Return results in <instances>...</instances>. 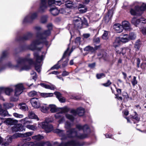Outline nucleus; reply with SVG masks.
I'll use <instances>...</instances> for the list:
<instances>
[{
  "mask_svg": "<svg viewBox=\"0 0 146 146\" xmlns=\"http://www.w3.org/2000/svg\"><path fill=\"white\" fill-rule=\"evenodd\" d=\"M55 132L61 137V139L62 141L61 143L58 144L57 142L54 143L55 146H82L84 143L78 142L73 140L68 141L69 138L75 137L78 139H83L86 137L88 136L87 134H80L76 131L75 129H72L67 131L66 134L64 133V131L59 129H56ZM34 146H51L49 142L44 143L39 142L36 143Z\"/></svg>",
  "mask_w": 146,
  "mask_h": 146,
  "instance_id": "f257e3e1",
  "label": "nucleus"
},
{
  "mask_svg": "<svg viewBox=\"0 0 146 146\" xmlns=\"http://www.w3.org/2000/svg\"><path fill=\"white\" fill-rule=\"evenodd\" d=\"M34 58L36 60V63L35 64L32 59L27 57H19L16 60L17 64L15 66L13 65L10 62H9L5 65L2 66L0 69V71L8 68H14L20 71L27 70L31 68V66L35 64L36 70L38 73L40 72L41 65L37 63H40L43 60L44 56H40L37 52H35L34 53Z\"/></svg>",
  "mask_w": 146,
  "mask_h": 146,
  "instance_id": "f03ea898",
  "label": "nucleus"
},
{
  "mask_svg": "<svg viewBox=\"0 0 146 146\" xmlns=\"http://www.w3.org/2000/svg\"><path fill=\"white\" fill-rule=\"evenodd\" d=\"M47 27L48 30L45 31L42 34H38L37 35L36 39L33 40L29 46L30 49L39 51L41 50V48H38L37 45L41 43L44 44L46 46L48 45V42L46 39L47 37L50 34V31L52 29V25L51 23L47 25Z\"/></svg>",
  "mask_w": 146,
  "mask_h": 146,
  "instance_id": "7ed1b4c3",
  "label": "nucleus"
},
{
  "mask_svg": "<svg viewBox=\"0 0 146 146\" xmlns=\"http://www.w3.org/2000/svg\"><path fill=\"white\" fill-rule=\"evenodd\" d=\"M47 0H40L39 12L41 13L44 12L47 8ZM66 2V0H48V3L49 5L53 4L60 6L62 4Z\"/></svg>",
  "mask_w": 146,
  "mask_h": 146,
  "instance_id": "20e7f679",
  "label": "nucleus"
},
{
  "mask_svg": "<svg viewBox=\"0 0 146 146\" xmlns=\"http://www.w3.org/2000/svg\"><path fill=\"white\" fill-rule=\"evenodd\" d=\"M33 133V132H26L24 133H17L14 134L12 137L13 138H17L19 137H24L23 139V142H25V141H30L31 140V138L30 137H29L32 135Z\"/></svg>",
  "mask_w": 146,
  "mask_h": 146,
  "instance_id": "39448f33",
  "label": "nucleus"
},
{
  "mask_svg": "<svg viewBox=\"0 0 146 146\" xmlns=\"http://www.w3.org/2000/svg\"><path fill=\"white\" fill-rule=\"evenodd\" d=\"M133 6H135L136 9L137 10V8L138 9V11H140L139 14L141 15L142 13V11L146 9V5L145 4H141V3L137 2H135L133 3Z\"/></svg>",
  "mask_w": 146,
  "mask_h": 146,
  "instance_id": "423d86ee",
  "label": "nucleus"
},
{
  "mask_svg": "<svg viewBox=\"0 0 146 146\" xmlns=\"http://www.w3.org/2000/svg\"><path fill=\"white\" fill-rule=\"evenodd\" d=\"M73 23L75 27L76 28L80 29L82 27L83 23L80 18L75 17L73 20Z\"/></svg>",
  "mask_w": 146,
  "mask_h": 146,
  "instance_id": "0eeeda50",
  "label": "nucleus"
},
{
  "mask_svg": "<svg viewBox=\"0 0 146 146\" xmlns=\"http://www.w3.org/2000/svg\"><path fill=\"white\" fill-rule=\"evenodd\" d=\"M41 124L42 128L44 129L46 133H49L53 129L52 126L51 125H48L46 121L43 122Z\"/></svg>",
  "mask_w": 146,
  "mask_h": 146,
  "instance_id": "6e6552de",
  "label": "nucleus"
},
{
  "mask_svg": "<svg viewBox=\"0 0 146 146\" xmlns=\"http://www.w3.org/2000/svg\"><path fill=\"white\" fill-rule=\"evenodd\" d=\"M15 95L17 96L20 95L23 92L24 89L23 85L22 84H19L15 86Z\"/></svg>",
  "mask_w": 146,
  "mask_h": 146,
  "instance_id": "1a4fd4ad",
  "label": "nucleus"
},
{
  "mask_svg": "<svg viewBox=\"0 0 146 146\" xmlns=\"http://www.w3.org/2000/svg\"><path fill=\"white\" fill-rule=\"evenodd\" d=\"M37 14L36 13H34L31 15H29L26 17L23 20L24 23L30 22L31 21L35 19L37 16Z\"/></svg>",
  "mask_w": 146,
  "mask_h": 146,
  "instance_id": "9d476101",
  "label": "nucleus"
},
{
  "mask_svg": "<svg viewBox=\"0 0 146 146\" xmlns=\"http://www.w3.org/2000/svg\"><path fill=\"white\" fill-rule=\"evenodd\" d=\"M30 101L32 106L35 108L37 109L40 107V104L38 98H32L30 100Z\"/></svg>",
  "mask_w": 146,
  "mask_h": 146,
  "instance_id": "9b49d317",
  "label": "nucleus"
},
{
  "mask_svg": "<svg viewBox=\"0 0 146 146\" xmlns=\"http://www.w3.org/2000/svg\"><path fill=\"white\" fill-rule=\"evenodd\" d=\"M140 22L145 23L146 22V19L143 18H141L140 19L133 18L131 21V23L136 26H137V25Z\"/></svg>",
  "mask_w": 146,
  "mask_h": 146,
  "instance_id": "f8f14e48",
  "label": "nucleus"
},
{
  "mask_svg": "<svg viewBox=\"0 0 146 146\" xmlns=\"http://www.w3.org/2000/svg\"><path fill=\"white\" fill-rule=\"evenodd\" d=\"M44 110H70V108L67 106H65L62 108H58L54 104H50L48 107L45 106Z\"/></svg>",
  "mask_w": 146,
  "mask_h": 146,
  "instance_id": "ddd939ff",
  "label": "nucleus"
},
{
  "mask_svg": "<svg viewBox=\"0 0 146 146\" xmlns=\"http://www.w3.org/2000/svg\"><path fill=\"white\" fill-rule=\"evenodd\" d=\"M76 128L78 129L79 131L83 130L84 132H86L88 133H90V132L89 127L87 125H85L84 126H82L80 124H77L76 125Z\"/></svg>",
  "mask_w": 146,
  "mask_h": 146,
  "instance_id": "4468645a",
  "label": "nucleus"
},
{
  "mask_svg": "<svg viewBox=\"0 0 146 146\" xmlns=\"http://www.w3.org/2000/svg\"><path fill=\"white\" fill-rule=\"evenodd\" d=\"M12 130L13 131L15 132L22 131H25V128L22 124H17L12 127Z\"/></svg>",
  "mask_w": 146,
  "mask_h": 146,
  "instance_id": "2eb2a0df",
  "label": "nucleus"
},
{
  "mask_svg": "<svg viewBox=\"0 0 146 146\" xmlns=\"http://www.w3.org/2000/svg\"><path fill=\"white\" fill-rule=\"evenodd\" d=\"M65 111V110H63ZM67 111V112H68L69 111L71 112V113L74 115L75 116L77 115H78L80 116H82L83 115L84 113V110H66Z\"/></svg>",
  "mask_w": 146,
  "mask_h": 146,
  "instance_id": "dca6fc26",
  "label": "nucleus"
},
{
  "mask_svg": "<svg viewBox=\"0 0 146 146\" xmlns=\"http://www.w3.org/2000/svg\"><path fill=\"white\" fill-rule=\"evenodd\" d=\"M4 122L7 125H14L17 123L18 121L11 118H8L5 120Z\"/></svg>",
  "mask_w": 146,
  "mask_h": 146,
  "instance_id": "f3484780",
  "label": "nucleus"
},
{
  "mask_svg": "<svg viewBox=\"0 0 146 146\" xmlns=\"http://www.w3.org/2000/svg\"><path fill=\"white\" fill-rule=\"evenodd\" d=\"M123 29L126 30H130L131 29L130 24L127 21H124L122 23V25Z\"/></svg>",
  "mask_w": 146,
  "mask_h": 146,
  "instance_id": "a211bd4d",
  "label": "nucleus"
},
{
  "mask_svg": "<svg viewBox=\"0 0 146 146\" xmlns=\"http://www.w3.org/2000/svg\"><path fill=\"white\" fill-rule=\"evenodd\" d=\"M113 27L117 33H120L123 30V28L121 25L119 23L114 24Z\"/></svg>",
  "mask_w": 146,
  "mask_h": 146,
  "instance_id": "6ab92c4d",
  "label": "nucleus"
},
{
  "mask_svg": "<svg viewBox=\"0 0 146 146\" xmlns=\"http://www.w3.org/2000/svg\"><path fill=\"white\" fill-rule=\"evenodd\" d=\"M54 94L56 96V98L61 102H64L65 101V98L62 96L61 94L59 92H55Z\"/></svg>",
  "mask_w": 146,
  "mask_h": 146,
  "instance_id": "aec40b11",
  "label": "nucleus"
},
{
  "mask_svg": "<svg viewBox=\"0 0 146 146\" xmlns=\"http://www.w3.org/2000/svg\"><path fill=\"white\" fill-rule=\"evenodd\" d=\"M77 3L74 1L73 2L69 1L65 4L66 7L68 8H74L77 7Z\"/></svg>",
  "mask_w": 146,
  "mask_h": 146,
  "instance_id": "412c9836",
  "label": "nucleus"
},
{
  "mask_svg": "<svg viewBox=\"0 0 146 146\" xmlns=\"http://www.w3.org/2000/svg\"><path fill=\"white\" fill-rule=\"evenodd\" d=\"M113 13L112 10H110L108 11V15L104 18V21L106 23H108L109 21L112 16Z\"/></svg>",
  "mask_w": 146,
  "mask_h": 146,
  "instance_id": "4be33fe9",
  "label": "nucleus"
},
{
  "mask_svg": "<svg viewBox=\"0 0 146 146\" xmlns=\"http://www.w3.org/2000/svg\"><path fill=\"white\" fill-rule=\"evenodd\" d=\"M50 11L51 13L54 16L58 15L59 13V10L56 7L51 8L50 10Z\"/></svg>",
  "mask_w": 146,
  "mask_h": 146,
  "instance_id": "5701e85b",
  "label": "nucleus"
},
{
  "mask_svg": "<svg viewBox=\"0 0 146 146\" xmlns=\"http://www.w3.org/2000/svg\"><path fill=\"white\" fill-rule=\"evenodd\" d=\"M40 85L45 88L51 90H54L55 88L54 86L52 84L48 85L44 83H40Z\"/></svg>",
  "mask_w": 146,
  "mask_h": 146,
  "instance_id": "b1692460",
  "label": "nucleus"
},
{
  "mask_svg": "<svg viewBox=\"0 0 146 146\" xmlns=\"http://www.w3.org/2000/svg\"><path fill=\"white\" fill-rule=\"evenodd\" d=\"M132 6H133V4H132ZM134 6L135 7V9L134 10L133 9H131L130 11V13L131 14V15H141L139 14L140 11H138V8H137V10L135 9V6Z\"/></svg>",
  "mask_w": 146,
  "mask_h": 146,
  "instance_id": "393cba45",
  "label": "nucleus"
},
{
  "mask_svg": "<svg viewBox=\"0 0 146 146\" xmlns=\"http://www.w3.org/2000/svg\"><path fill=\"white\" fill-rule=\"evenodd\" d=\"M121 41L123 42H126L130 40L128 35L127 34L124 35L123 37L121 38Z\"/></svg>",
  "mask_w": 146,
  "mask_h": 146,
  "instance_id": "a878e982",
  "label": "nucleus"
},
{
  "mask_svg": "<svg viewBox=\"0 0 146 146\" xmlns=\"http://www.w3.org/2000/svg\"><path fill=\"white\" fill-rule=\"evenodd\" d=\"M29 117L31 119H36L37 121L39 120V118L32 111H29L28 114Z\"/></svg>",
  "mask_w": 146,
  "mask_h": 146,
  "instance_id": "bb28decb",
  "label": "nucleus"
},
{
  "mask_svg": "<svg viewBox=\"0 0 146 146\" xmlns=\"http://www.w3.org/2000/svg\"><path fill=\"white\" fill-rule=\"evenodd\" d=\"M78 9L79 11L81 13H85L87 11L86 8L84 7V5L82 4H80L79 5Z\"/></svg>",
  "mask_w": 146,
  "mask_h": 146,
  "instance_id": "cd10ccee",
  "label": "nucleus"
},
{
  "mask_svg": "<svg viewBox=\"0 0 146 146\" xmlns=\"http://www.w3.org/2000/svg\"><path fill=\"white\" fill-rule=\"evenodd\" d=\"M121 41V39L119 37L116 38L114 42L113 43V46L116 47L118 46L120 44Z\"/></svg>",
  "mask_w": 146,
  "mask_h": 146,
  "instance_id": "c85d7f7f",
  "label": "nucleus"
},
{
  "mask_svg": "<svg viewBox=\"0 0 146 146\" xmlns=\"http://www.w3.org/2000/svg\"><path fill=\"white\" fill-rule=\"evenodd\" d=\"M19 108L22 110H27L28 107L26 104L24 103H21L19 105Z\"/></svg>",
  "mask_w": 146,
  "mask_h": 146,
  "instance_id": "c756f323",
  "label": "nucleus"
},
{
  "mask_svg": "<svg viewBox=\"0 0 146 146\" xmlns=\"http://www.w3.org/2000/svg\"><path fill=\"white\" fill-rule=\"evenodd\" d=\"M96 49V48L95 49L93 47L90 46H88L85 48L84 49V51H90L91 52H94Z\"/></svg>",
  "mask_w": 146,
  "mask_h": 146,
  "instance_id": "7c9ffc66",
  "label": "nucleus"
},
{
  "mask_svg": "<svg viewBox=\"0 0 146 146\" xmlns=\"http://www.w3.org/2000/svg\"><path fill=\"white\" fill-rule=\"evenodd\" d=\"M40 95L41 96L44 98L50 97L53 96V93H42L40 94Z\"/></svg>",
  "mask_w": 146,
  "mask_h": 146,
  "instance_id": "2f4dec72",
  "label": "nucleus"
},
{
  "mask_svg": "<svg viewBox=\"0 0 146 146\" xmlns=\"http://www.w3.org/2000/svg\"><path fill=\"white\" fill-rule=\"evenodd\" d=\"M44 138L43 136L39 134L37 135H35L32 137V139H33L36 140H39L42 139Z\"/></svg>",
  "mask_w": 146,
  "mask_h": 146,
  "instance_id": "473e14b6",
  "label": "nucleus"
},
{
  "mask_svg": "<svg viewBox=\"0 0 146 146\" xmlns=\"http://www.w3.org/2000/svg\"><path fill=\"white\" fill-rule=\"evenodd\" d=\"M134 115H133V114H132L130 116V118L132 119H135L137 121H139V117L138 116L136 112H135L134 113Z\"/></svg>",
  "mask_w": 146,
  "mask_h": 146,
  "instance_id": "72a5a7b5",
  "label": "nucleus"
},
{
  "mask_svg": "<svg viewBox=\"0 0 146 146\" xmlns=\"http://www.w3.org/2000/svg\"><path fill=\"white\" fill-rule=\"evenodd\" d=\"M32 36V34L30 33H29L23 36L22 38V39L24 40H27L31 38Z\"/></svg>",
  "mask_w": 146,
  "mask_h": 146,
  "instance_id": "f704fd0d",
  "label": "nucleus"
},
{
  "mask_svg": "<svg viewBox=\"0 0 146 146\" xmlns=\"http://www.w3.org/2000/svg\"><path fill=\"white\" fill-rule=\"evenodd\" d=\"M3 105L4 108L6 110L10 109L13 106V105L11 104L6 103H4Z\"/></svg>",
  "mask_w": 146,
  "mask_h": 146,
  "instance_id": "c9c22d12",
  "label": "nucleus"
},
{
  "mask_svg": "<svg viewBox=\"0 0 146 146\" xmlns=\"http://www.w3.org/2000/svg\"><path fill=\"white\" fill-rule=\"evenodd\" d=\"M141 45L140 40H138L137 41L135 44L134 47L137 50H139Z\"/></svg>",
  "mask_w": 146,
  "mask_h": 146,
  "instance_id": "e433bc0d",
  "label": "nucleus"
},
{
  "mask_svg": "<svg viewBox=\"0 0 146 146\" xmlns=\"http://www.w3.org/2000/svg\"><path fill=\"white\" fill-rule=\"evenodd\" d=\"M36 124H35V125H27L26 127L28 129L32 130H35L36 129Z\"/></svg>",
  "mask_w": 146,
  "mask_h": 146,
  "instance_id": "4c0bfd02",
  "label": "nucleus"
},
{
  "mask_svg": "<svg viewBox=\"0 0 146 146\" xmlns=\"http://www.w3.org/2000/svg\"><path fill=\"white\" fill-rule=\"evenodd\" d=\"M69 48H68L66 50L65 52L64 53L63 56L62 57V60L63 59H64L66 58L67 57V55H68L69 56L71 53V52L69 54L68 53V51H69Z\"/></svg>",
  "mask_w": 146,
  "mask_h": 146,
  "instance_id": "58836bf2",
  "label": "nucleus"
},
{
  "mask_svg": "<svg viewBox=\"0 0 146 146\" xmlns=\"http://www.w3.org/2000/svg\"><path fill=\"white\" fill-rule=\"evenodd\" d=\"M37 95V92L35 91H31L28 94L29 96L31 97L36 96Z\"/></svg>",
  "mask_w": 146,
  "mask_h": 146,
  "instance_id": "ea45409f",
  "label": "nucleus"
},
{
  "mask_svg": "<svg viewBox=\"0 0 146 146\" xmlns=\"http://www.w3.org/2000/svg\"><path fill=\"white\" fill-rule=\"evenodd\" d=\"M34 143L33 142H27L23 144L21 146H33Z\"/></svg>",
  "mask_w": 146,
  "mask_h": 146,
  "instance_id": "a19ab883",
  "label": "nucleus"
},
{
  "mask_svg": "<svg viewBox=\"0 0 146 146\" xmlns=\"http://www.w3.org/2000/svg\"><path fill=\"white\" fill-rule=\"evenodd\" d=\"M48 17L46 16H42L41 18L40 21L42 23H44L47 21Z\"/></svg>",
  "mask_w": 146,
  "mask_h": 146,
  "instance_id": "79ce46f5",
  "label": "nucleus"
},
{
  "mask_svg": "<svg viewBox=\"0 0 146 146\" xmlns=\"http://www.w3.org/2000/svg\"><path fill=\"white\" fill-rule=\"evenodd\" d=\"M130 40H134L136 37L135 35L133 33H131L128 36Z\"/></svg>",
  "mask_w": 146,
  "mask_h": 146,
  "instance_id": "37998d69",
  "label": "nucleus"
},
{
  "mask_svg": "<svg viewBox=\"0 0 146 146\" xmlns=\"http://www.w3.org/2000/svg\"><path fill=\"white\" fill-rule=\"evenodd\" d=\"M108 32L106 31H104L102 36V38L106 40L108 38Z\"/></svg>",
  "mask_w": 146,
  "mask_h": 146,
  "instance_id": "c03bdc74",
  "label": "nucleus"
},
{
  "mask_svg": "<svg viewBox=\"0 0 146 146\" xmlns=\"http://www.w3.org/2000/svg\"><path fill=\"white\" fill-rule=\"evenodd\" d=\"M7 110H0V115L4 116H6L8 114Z\"/></svg>",
  "mask_w": 146,
  "mask_h": 146,
  "instance_id": "a18cd8bd",
  "label": "nucleus"
},
{
  "mask_svg": "<svg viewBox=\"0 0 146 146\" xmlns=\"http://www.w3.org/2000/svg\"><path fill=\"white\" fill-rule=\"evenodd\" d=\"M72 125L73 124H71L70 122L67 121L65 123V127L67 129H69L72 126Z\"/></svg>",
  "mask_w": 146,
  "mask_h": 146,
  "instance_id": "49530a36",
  "label": "nucleus"
},
{
  "mask_svg": "<svg viewBox=\"0 0 146 146\" xmlns=\"http://www.w3.org/2000/svg\"><path fill=\"white\" fill-rule=\"evenodd\" d=\"M66 116L68 119H70L71 121H73L74 120V117L72 115L66 114Z\"/></svg>",
  "mask_w": 146,
  "mask_h": 146,
  "instance_id": "de8ad7c7",
  "label": "nucleus"
},
{
  "mask_svg": "<svg viewBox=\"0 0 146 146\" xmlns=\"http://www.w3.org/2000/svg\"><path fill=\"white\" fill-rule=\"evenodd\" d=\"M27 118H25L24 119H22L21 120V121L22 122H23V123L24 124H25L27 123H32V121H27Z\"/></svg>",
  "mask_w": 146,
  "mask_h": 146,
  "instance_id": "09e8293b",
  "label": "nucleus"
},
{
  "mask_svg": "<svg viewBox=\"0 0 146 146\" xmlns=\"http://www.w3.org/2000/svg\"><path fill=\"white\" fill-rule=\"evenodd\" d=\"M131 83L133 86H134L137 84V81L136 80V77L134 76L133 79L131 81Z\"/></svg>",
  "mask_w": 146,
  "mask_h": 146,
  "instance_id": "8fccbe9b",
  "label": "nucleus"
},
{
  "mask_svg": "<svg viewBox=\"0 0 146 146\" xmlns=\"http://www.w3.org/2000/svg\"><path fill=\"white\" fill-rule=\"evenodd\" d=\"M62 111L56 113L55 115V117L56 118H59L60 117H61L62 115Z\"/></svg>",
  "mask_w": 146,
  "mask_h": 146,
  "instance_id": "3c124183",
  "label": "nucleus"
},
{
  "mask_svg": "<svg viewBox=\"0 0 146 146\" xmlns=\"http://www.w3.org/2000/svg\"><path fill=\"white\" fill-rule=\"evenodd\" d=\"M7 53L6 51H4L3 52L1 57L0 58V62L1 61L2 59L7 55Z\"/></svg>",
  "mask_w": 146,
  "mask_h": 146,
  "instance_id": "603ef678",
  "label": "nucleus"
},
{
  "mask_svg": "<svg viewBox=\"0 0 146 146\" xmlns=\"http://www.w3.org/2000/svg\"><path fill=\"white\" fill-rule=\"evenodd\" d=\"M13 115L17 117L22 118L23 117V115L19 114L17 113H14L13 114Z\"/></svg>",
  "mask_w": 146,
  "mask_h": 146,
  "instance_id": "864d4df0",
  "label": "nucleus"
},
{
  "mask_svg": "<svg viewBox=\"0 0 146 146\" xmlns=\"http://www.w3.org/2000/svg\"><path fill=\"white\" fill-rule=\"evenodd\" d=\"M105 77V75L103 73L97 74L96 75V77L98 79H99L102 77Z\"/></svg>",
  "mask_w": 146,
  "mask_h": 146,
  "instance_id": "5fc2aeb1",
  "label": "nucleus"
},
{
  "mask_svg": "<svg viewBox=\"0 0 146 146\" xmlns=\"http://www.w3.org/2000/svg\"><path fill=\"white\" fill-rule=\"evenodd\" d=\"M31 74L33 75V79L35 80L37 78L36 73L34 71H32L31 73Z\"/></svg>",
  "mask_w": 146,
  "mask_h": 146,
  "instance_id": "6e6d98bb",
  "label": "nucleus"
},
{
  "mask_svg": "<svg viewBox=\"0 0 146 146\" xmlns=\"http://www.w3.org/2000/svg\"><path fill=\"white\" fill-rule=\"evenodd\" d=\"M121 52H119V51H117V52L119 53H122L123 54H124L126 50V48H123L121 49Z\"/></svg>",
  "mask_w": 146,
  "mask_h": 146,
  "instance_id": "4d7b16f0",
  "label": "nucleus"
},
{
  "mask_svg": "<svg viewBox=\"0 0 146 146\" xmlns=\"http://www.w3.org/2000/svg\"><path fill=\"white\" fill-rule=\"evenodd\" d=\"M94 41L96 43H99L100 42V38L99 37H94Z\"/></svg>",
  "mask_w": 146,
  "mask_h": 146,
  "instance_id": "13d9d810",
  "label": "nucleus"
},
{
  "mask_svg": "<svg viewBox=\"0 0 146 146\" xmlns=\"http://www.w3.org/2000/svg\"><path fill=\"white\" fill-rule=\"evenodd\" d=\"M96 63H93L91 64H88V66L89 67L91 68H94L95 66Z\"/></svg>",
  "mask_w": 146,
  "mask_h": 146,
  "instance_id": "bf43d9fd",
  "label": "nucleus"
},
{
  "mask_svg": "<svg viewBox=\"0 0 146 146\" xmlns=\"http://www.w3.org/2000/svg\"><path fill=\"white\" fill-rule=\"evenodd\" d=\"M111 84V82L109 80H108L107 83L103 84V85L104 86L107 87L109 86Z\"/></svg>",
  "mask_w": 146,
  "mask_h": 146,
  "instance_id": "052dcab7",
  "label": "nucleus"
},
{
  "mask_svg": "<svg viewBox=\"0 0 146 146\" xmlns=\"http://www.w3.org/2000/svg\"><path fill=\"white\" fill-rule=\"evenodd\" d=\"M68 60L69 59L68 58H66V59H65V60L62 64V65L63 66H65L67 65Z\"/></svg>",
  "mask_w": 146,
  "mask_h": 146,
  "instance_id": "680f3d73",
  "label": "nucleus"
},
{
  "mask_svg": "<svg viewBox=\"0 0 146 146\" xmlns=\"http://www.w3.org/2000/svg\"><path fill=\"white\" fill-rule=\"evenodd\" d=\"M13 139V138L12 137H7L6 139V140H7V141L8 143L9 144L11 143L12 142V139Z\"/></svg>",
  "mask_w": 146,
  "mask_h": 146,
  "instance_id": "e2e57ef3",
  "label": "nucleus"
},
{
  "mask_svg": "<svg viewBox=\"0 0 146 146\" xmlns=\"http://www.w3.org/2000/svg\"><path fill=\"white\" fill-rule=\"evenodd\" d=\"M60 68V66L58 64H56L54 65L53 67H52L51 69H58Z\"/></svg>",
  "mask_w": 146,
  "mask_h": 146,
  "instance_id": "0e129e2a",
  "label": "nucleus"
},
{
  "mask_svg": "<svg viewBox=\"0 0 146 146\" xmlns=\"http://www.w3.org/2000/svg\"><path fill=\"white\" fill-rule=\"evenodd\" d=\"M90 34L89 33L84 34L83 35V36L84 38H87L90 37Z\"/></svg>",
  "mask_w": 146,
  "mask_h": 146,
  "instance_id": "69168bd1",
  "label": "nucleus"
},
{
  "mask_svg": "<svg viewBox=\"0 0 146 146\" xmlns=\"http://www.w3.org/2000/svg\"><path fill=\"white\" fill-rule=\"evenodd\" d=\"M122 112L123 113V115H127L129 114V112L128 111V110H124Z\"/></svg>",
  "mask_w": 146,
  "mask_h": 146,
  "instance_id": "338daca9",
  "label": "nucleus"
},
{
  "mask_svg": "<svg viewBox=\"0 0 146 146\" xmlns=\"http://www.w3.org/2000/svg\"><path fill=\"white\" fill-rule=\"evenodd\" d=\"M69 74V73L66 72V71H64L63 72L62 75L63 76H67Z\"/></svg>",
  "mask_w": 146,
  "mask_h": 146,
  "instance_id": "774afa93",
  "label": "nucleus"
}]
</instances>
